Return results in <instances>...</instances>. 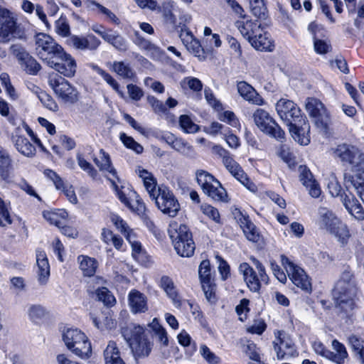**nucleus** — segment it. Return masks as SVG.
<instances>
[{
    "instance_id": "nucleus-1",
    "label": "nucleus",
    "mask_w": 364,
    "mask_h": 364,
    "mask_svg": "<svg viewBox=\"0 0 364 364\" xmlns=\"http://www.w3.org/2000/svg\"><path fill=\"white\" fill-rule=\"evenodd\" d=\"M135 171L143 181L146 191L158 208L171 217L176 216L180 205L173 193L166 186L156 187V181L153 174L142 166H137Z\"/></svg>"
},
{
    "instance_id": "nucleus-2",
    "label": "nucleus",
    "mask_w": 364,
    "mask_h": 364,
    "mask_svg": "<svg viewBox=\"0 0 364 364\" xmlns=\"http://www.w3.org/2000/svg\"><path fill=\"white\" fill-rule=\"evenodd\" d=\"M168 232L178 255L190 257L193 255L196 245L186 225L173 220L168 225Z\"/></svg>"
},
{
    "instance_id": "nucleus-3",
    "label": "nucleus",
    "mask_w": 364,
    "mask_h": 364,
    "mask_svg": "<svg viewBox=\"0 0 364 364\" xmlns=\"http://www.w3.org/2000/svg\"><path fill=\"white\" fill-rule=\"evenodd\" d=\"M66 348L75 356L82 360H88L92 357L91 342L86 334L77 328H68L62 334Z\"/></svg>"
},
{
    "instance_id": "nucleus-4",
    "label": "nucleus",
    "mask_w": 364,
    "mask_h": 364,
    "mask_svg": "<svg viewBox=\"0 0 364 364\" xmlns=\"http://www.w3.org/2000/svg\"><path fill=\"white\" fill-rule=\"evenodd\" d=\"M143 327L131 324L122 329L124 339L129 343L135 358L148 356L151 350V343L144 335Z\"/></svg>"
},
{
    "instance_id": "nucleus-5",
    "label": "nucleus",
    "mask_w": 364,
    "mask_h": 364,
    "mask_svg": "<svg viewBox=\"0 0 364 364\" xmlns=\"http://www.w3.org/2000/svg\"><path fill=\"white\" fill-rule=\"evenodd\" d=\"M333 157L343 164L351 166L352 169L364 176V153L357 146L341 144L333 149Z\"/></svg>"
},
{
    "instance_id": "nucleus-6",
    "label": "nucleus",
    "mask_w": 364,
    "mask_h": 364,
    "mask_svg": "<svg viewBox=\"0 0 364 364\" xmlns=\"http://www.w3.org/2000/svg\"><path fill=\"white\" fill-rule=\"evenodd\" d=\"M250 260L255 269L257 270V274L255 269L247 262L240 264L239 271L242 274L244 279L252 291H258L262 284H267L269 277L266 273L264 266L257 259L254 257H250Z\"/></svg>"
},
{
    "instance_id": "nucleus-7",
    "label": "nucleus",
    "mask_w": 364,
    "mask_h": 364,
    "mask_svg": "<svg viewBox=\"0 0 364 364\" xmlns=\"http://www.w3.org/2000/svg\"><path fill=\"white\" fill-rule=\"evenodd\" d=\"M196 179L203 193L217 202L228 203V195L220 182L212 174L203 170L196 172Z\"/></svg>"
},
{
    "instance_id": "nucleus-8",
    "label": "nucleus",
    "mask_w": 364,
    "mask_h": 364,
    "mask_svg": "<svg viewBox=\"0 0 364 364\" xmlns=\"http://www.w3.org/2000/svg\"><path fill=\"white\" fill-rule=\"evenodd\" d=\"M252 117L255 125L261 132L278 141H283L284 140V132L266 110L257 109L253 113Z\"/></svg>"
},
{
    "instance_id": "nucleus-9",
    "label": "nucleus",
    "mask_w": 364,
    "mask_h": 364,
    "mask_svg": "<svg viewBox=\"0 0 364 364\" xmlns=\"http://www.w3.org/2000/svg\"><path fill=\"white\" fill-rule=\"evenodd\" d=\"M48 82L56 96L65 104H74L78 100V92L69 82L58 74L50 75Z\"/></svg>"
},
{
    "instance_id": "nucleus-10",
    "label": "nucleus",
    "mask_w": 364,
    "mask_h": 364,
    "mask_svg": "<svg viewBox=\"0 0 364 364\" xmlns=\"http://www.w3.org/2000/svg\"><path fill=\"white\" fill-rule=\"evenodd\" d=\"M35 41L36 53L46 63L63 48L52 37L46 33L36 35Z\"/></svg>"
},
{
    "instance_id": "nucleus-11",
    "label": "nucleus",
    "mask_w": 364,
    "mask_h": 364,
    "mask_svg": "<svg viewBox=\"0 0 364 364\" xmlns=\"http://www.w3.org/2000/svg\"><path fill=\"white\" fill-rule=\"evenodd\" d=\"M281 262L289 278L296 287L306 291L311 289L309 278L302 268L292 262L285 255L281 256Z\"/></svg>"
},
{
    "instance_id": "nucleus-12",
    "label": "nucleus",
    "mask_w": 364,
    "mask_h": 364,
    "mask_svg": "<svg viewBox=\"0 0 364 364\" xmlns=\"http://www.w3.org/2000/svg\"><path fill=\"white\" fill-rule=\"evenodd\" d=\"M112 221L116 228L124 234L127 240L130 243L132 249L133 257L139 262H144L146 252L142 248L141 243L136 240V235L132 230L129 229L127 223L120 217L114 215L112 218Z\"/></svg>"
},
{
    "instance_id": "nucleus-13",
    "label": "nucleus",
    "mask_w": 364,
    "mask_h": 364,
    "mask_svg": "<svg viewBox=\"0 0 364 364\" xmlns=\"http://www.w3.org/2000/svg\"><path fill=\"white\" fill-rule=\"evenodd\" d=\"M46 64L67 77H73L76 72L77 65L75 59L63 48Z\"/></svg>"
},
{
    "instance_id": "nucleus-14",
    "label": "nucleus",
    "mask_w": 364,
    "mask_h": 364,
    "mask_svg": "<svg viewBox=\"0 0 364 364\" xmlns=\"http://www.w3.org/2000/svg\"><path fill=\"white\" fill-rule=\"evenodd\" d=\"M11 53L17 59L21 68L29 75H36L41 68V65L21 44L11 45Z\"/></svg>"
},
{
    "instance_id": "nucleus-15",
    "label": "nucleus",
    "mask_w": 364,
    "mask_h": 364,
    "mask_svg": "<svg viewBox=\"0 0 364 364\" xmlns=\"http://www.w3.org/2000/svg\"><path fill=\"white\" fill-rule=\"evenodd\" d=\"M353 296L358 294V289L356 284L353 272L350 269L344 270L333 289V296Z\"/></svg>"
},
{
    "instance_id": "nucleus-16",
    "label": "nucleus",
    "mask_w": 364,
    "mask_h": 364,
    "mask_svg": "<svg viewBox=\"0 0 364 364\" xmlns=\"http://www.w3.org/2000/svg\"><path fill=\"white\" fill-rule=\"evenodd\" d=\"M276 110L287 126L294 122H297L304 117L299 107L293 101L287 99L279 100L276 104Z\"/></svg>"
},
{
    "instance_id": "nucleus-17",
    "label": "nucleus",
    "mask_w": 364,
    "mask_h": 364,
    "mask_svg": "<svg viewBox=\"0 0 364 364\" xmlns=\"http://www.w3.org/2000/svg\"><path fill=\"white\" fill-rule=\"evenodd\" d=\"M306 109L314 118L317 127L326 128L329 114L323 103L316 98L309 97L306 100Z\"/></svg>"
},
{
    "instance_id": "nucleus-18",
    "label": "nucleus",
    "mask_w": 364,
    "mask_h": 364,
    "mask_svg": "<svg viewBox=\"0 0 364 364\" xmlns=\"http://www.w3.org/2000/svg\"><path fill=\"white\" fill-rule=\"evenodd\" d=\"M289 132L293 139L301 145H307L310 142V125L305 117L300 119L297 122L288 125Z\"/></svg>"
},
{
    "instance_id": "nucleus-19",
    "label": "nucleus",
    "mask_w": 364,
    "mask_h": 364,
    "mask_svg": "<svg viewBox=\"0 0 364 364\" xmlns=\"http://www.w3.org/2000/svg\"><path fill=\"white\" fill-rule=\"evenodd\" d=\"M273 343L278 359H283L285 355L294 356L296 354L292 341L284 332L277 333Z\"/></svg>"
},
{
    "instance_id": "nucleus-20",
    "label": "nucleus",
    "mask_w": 364,
    "mask_h": 364,
    "mask_svg": "<svg viewBox=\"0 0 364 364\" xmlns=\"http://www.w3.org/2000/svg\"><path fill=\"white\" fill-rule=\"evenodd\" d=\"M341 222V220L329 209L320 207L318 210L316 224L320 229L328 233Z\"/></svg>"
},
{
    "instance_id": "nucleus-21",
    "label": "nucleus",
    "mask_w": 364,
    "mask_h": 364,
    "mask_svg": "<svg viewBox=\"0 0 364 364\" xmlns=\"http://www.w3.org/2000/svg\"><path fill=\"white\" fill-rule=\"evenodd\" d=\"M16 29V22L13 14L9 11H3L0 17V43H7L10 36Z\"/></svg>"
},
{
    "instance_id": "nucleus-22",
    "label": "nucleus",
    "mask_w": 364,
    "mask_h": 364,
    "mask_svg": "<svg viewBox=\"0 0 364 364\" xmlns=\"http://www.w3.org/2000/svg\"><path fill=\"white\" fill-rule=\"evenodd\" d=\"M235 25L241 35L248 41L259 31H262L261 23H258L257 21H253L245 17H243L242 19L237 20Z\"/></svg>"
},
{
    "instance_id": "nucleus-23",
    "label": "nucleus",
    "mask_w": 364,
    "mask_h": 364,
    "mask_svg": "<svg viewBox=\"0 0 364 364\" xmlns=\"http://www.w3.org/2000/svg\"><path fill=\"white\" fill-rule=\"evenodd\" d=\"M236 218L246 238L251 242H257L260 239V234L249 217L239 213V215L236 216Z\"/></svg>"
},
{
    "instance_id": "nucleus-24",
    "label": "nucleus",
    "mask_w": 364,
    "mask_h": 364,
    "mask_svg": "<svg viewBox=\"0 0 364 364\" xmlns=\"http://www.w3.org/2000/svg\"><path fill=\"white\" fill-rule=\"evenodd\" d=\"M36 264L38 267V282L41 285H45L50 277V264L44 251L36 250Z\"/></svg>"
},
{
    "instance_id": "nucleus-25",
    "label": "nucleus",
    "mask_w": 364,
    "mask_h": 364,
    "mask_svg": "<svg viewBox=\"0 0 364 364\" xmlns=\"http://www.w3.org/2000/svg\"><path fill=\"white\" fill-rule=\"evenodd\" d=\"M300 181L306 188L309 193L313 198H318L321 195V191L318 183L314 179L310 170L306 166H299Z\"/></svg>"
},
{
    "instance_id": "nucleus-26",
    "label": "nucleus",
    "mask_w": 364,
    "mask_h": 364,
    "mask_svg": "<svg viewBox=\"0 0 364 364\" xmlns=\"http://www.w3.org/2000/svg\"><path fill=\"white\" fill-rule=\"evenodd\" d=\"M342 203L349 214L355 220H364V209L354 196L345 195L342 196Z\"/></svg>"
},
{
    "instance_id": "nucleus-27",
    "label": "nucleus",
    "mask_w": 364,
    "mask_h": 364,
    "mask_svg": "<svg viewBox=\"0 0 364 364\" xmlns=\"http://www.w3.org/2000/svg\"><path fill=\"white\" fill-rule=\"evenodd\" d=\"M129 306L134 314L144 313L148 310L146 296L137 290H132L128 296Z\"/></svg>"
},
{
    "instance_id": "nucleus-28",
    "label": "nucleus",
    "mask_w": 364,
    "mask_h": 364,
    "mask_svg": "<svg viewBox=\"0 0 364 364\" xmlns=\"http://www.w3.org/2000/svg\"><path fill=\"white\" fill-rule=\"evenodd\" d=\"M237 87L239 94L245 100L256 105H263L264 104L263 98L250 85L242 81L237 83Z\"/></svg>"
},
{
    "instance_id": "nucleus-29",
    "label": "nucleus",
    "mask_w": 364,
    "mask_h": 364,
    "mask_svg": "<svg viewBox=\"0 0 364 364\" xmlns=\"http://www.w3.org/2000/svg\"><path fill=\"white\" fill-rule=\"evenodd\" d=\"M12 160L8 151L0 147V176L6 183H14L11 176Z\"/></svg>"
},
{
    "instance_id": "nucleus-30",
    "label": "nucleus",
    "mask_w": 364,
    "mask_h": 364,
    "mask_svg": "<svg viewBox=\"0 0 364 364\" xmlns=\"http://www.w3.org/2000/svg\"><path fill=\"white\" fill-rule=\"evenodd\" d=\"M249 42L256 50L261 51H272L274 47L270 35L262 31H259Z\"/></svg>"
},
{
    "instance_id": "nucleus-31",
    "label": "nucleus",
    "mask_w": 364,
    "mask_h": 364,
    "mask_svg": "<svg viewBox=\"0 0 364 364\" xmlns=\"http://www.w3.org/2000/svg\"><path fill=\"white\" fill-rule=\"evenodd\" d=\"M333 351L329 350L328 360L336 364H344L348 359V353L346 346L338 340L331 342Z\"/></svg>"
},
{
    "instance_id": "nucleus-32",
    "label": "nucleus",
    "mask_w": 364,
    "mask_h": 364,
    "mask_svg": "<svg viewBox=\"0 0 364 364\" xmlns=\"http://www.w3.org/2000/svg\"><path fill=\"white\" fill-rule=\"evenodd\" d=\"M334 299L336 301L337 306L347 315L352 314L355 309L358 308V294L336 296Z\"/></svg>"
},
{
    "instance_id": "nucleus-33",
    "label": "nucleus",
    "mask_w": 364,
    "mask_h": 364,
    "mask_svg": "<svg viewBox=\"0 0 364 364\" xmlns=\"http://www.w3.org/2000/svg\"><path fill=\"white\" fill-rule=\"evenodd\" d=\"M180 38L187 50L195 55H200L203 49L200 42L187 29H181Z\"/></svg>"
},
{
    "instance_id": "nucleus-34",
    "label": "nucleus",
    "mask_w": 364,
    "mask_h": 364,
    "mask_svg": "<svg viewBox=\"0 0 364 364\" xmlns=\"http://www.w3.org/2000/svg\"><path fill=\"white\" fill-rule=\"evenodd\" d=\"M160 287L166 292L168 297L171 299L175 306L180 307L181 305V298L172 279L168 276H163L160 280Z\"/></svg>"
},
{
    "instance_id": "nucleus-35",
    "label": "nucleus",
    "mask_w": 364,
    "mask_h": 364,
    "mask_svg": "<svg viewBox=\"0 0 364 364\" xmlns=\"http://www.w3.org/2000/svg\"><path fill=\"white\" fill-rule=\"evenodd\" d=\"M12 141L16 149L23 156L31 157L35 155L36 148L24 136L17 134L12 136Z\"/></svg>"
},
{
    "instance_id": "nucleus-36",
    "label": "nucleus",
    "mask_w": 364,
    "mask_h": 364,
    "mask_svg": "<svg viewBox=\"0 0 364 364\" xmlns=\"http://www.w3.org/2000/svg\"><path fill=\"white\" fill-rule=\"evenodd\" d=\"M80 269L85 277H92L98 268V262L92 257L80 255L77 257Z\"/></svg>"
},
{
    "instance_id": "nucleus-37",
    "label": "nucleus",
    "mask_w": 364,
    "mask_h": 364,
    "mask_svg": "<svg viewBox=\"0 0 364 364\" xmlns=\"http://www.w3.org/2000/svg\"><path fill=\"white\" fill-rule=\"evenodd\" d=\"M329 233L336 237L338 242L342 247L346 246L348 245L351 237V234L348 225L343 223L341 220L335 227V229L332 230Z\"/></svg>"
},
{
    "instance_id": "nucleus-38",
    "label": "nucleus",
    "mask_w": 364,
    "mask_h": 364,
    "mask_svg": "<svg viewBox=\"0 0 364 364\" xmlns=\"http://www.w3.org/2000/svg\"><path fill=\"white\" fill-rule=\"evenodd\" d=\"M103 40L119 51H126L128 48L127 40L118 32L112 29H109V31Z\"/></svg>"
},
{
    "instance_id": "nucleus-39",
    "label": "nucleus",
    "mask_w": 364,
    "mask_h": 364,
    "mask_svg": "<svg viewBox=\"0 0 364 364\" xmlns=\"http://www.w3.org/2000/svg\"><path fill=\"white\" fill-rule=\"evenodd\" d=\"M100 159L96 157L93 158V161L96 166L101 171H106L112 174L113 176H116L117 171L112 164L109 155L103 149H100Z\"/></svg>"
},
{
    "instance_id": "nucleus-40",
    "label": "nucleus",
    "mask_w": 364,
    "mask_h": 364,
    "mask_svg": "<svg viewBox=\"0 0 364 364\" xmlns=\"http://www.w3.org/2000/svg\"><path fill=\"white\" fill-rule=\"evenodd\" d=\"M85 5L87 9L94 10L95 8L98 9L100 12L104 14L109 21L115 25L120 24V20L117 17V16L104 6L90 0H87L85 2Z\"/></svg>"
},
{
    "instance_id": "nucleus-41",
    "label": "nucleus",
    "mask_w": 364,
    "mask_h": 364,
    "mask_svg": "<svg viewBox=\"0 0 364 364\" xmlns=\"http://www.w3.org/2000/svg\"><path fill=\"white\" fill-rule=\"evenodd\" d=\"M105 364H116L117 361H123L120 352L114 341H109L104 350Z\"/></svg>"
},
{
    "instance_id": "nucleus-42",
    "label": "nucleus",
    "mask_w": 364,
    "mask_h": 364,
    "mask_svg": "<svg viewBox=\"0 0 364 364\" xmlns=\"http://www.w3.org/2000/svg\"><path fill=\"white\" fill-rule=\"evenodd\" d=\"M44 218L50 223L51 225H54L58 228H60L63 223L64 220L68 216V213L63 210H59L56 211H44Z\"/></svg>"
},
{
    "instance_id": "nucleus-43",
    "label": "nucleus",
    "mask_w": 364,
    "mask_h": 364,
    "mask_svg": "<svg viewBox=\"0 0 364 364\" xmlns=\"http://www.w3.org/2000/svg\"><path fill=\"white\" fill-rule=\"evenodd\" d=\"M112 70L118 75L124 79H132L135 76V73L130 67L129 64L122 61H115L112 65Z\"/></svg>"
},
{
    "instance_id": "nucleus-44",
    "label": "nucleus",
    "mask_w": 364,
    "mask_h": 364,
    "mask_svg": "<svg viewBox=\"0 0 364 364\" xmlns=\"http://www.w3.org/2000/svg\"><path fill=\"white\" fill-rule=\"evenodd\" d=\"M344 181L346 183V186H348V183H350L353 186L357 195L364 203V180L358 176L353 177L350 175H345Z\"/></svg>"
},
{
    "instance_id": "nucleus-45",
    "label": "nucleus",
    "mask_w": 364,
    "mask_h": 364,
    "mask_svg": "<svg viewBox=\"0 0 364 364\" xmlns=\"http://www.w3.org/2000/svg\"><path fill=\"white\" fill-rule=\"evenodd\" d=\"M29 318L35 323L38 322L47 315L46 308L40 304H32L28 309Z\"/></svg>"
},
{
    "instance_id": "nucleus-46",
    "label": "nucleus",
    "mask_w": 364,
    "mask_h": 364,
    "mask_svg": "<svg viewBox=\"0 0 364 364\" xmlns=\"http://www.w3.org/2000/svg\"><path fill=\"white\" fill-rule=\"evenodd\" d=\"M252 14L259 19H266L267 17V8L262 0H254L250 3Z\"/></svg>"
},
{
    "instance_id": "nucleus-47",
    "label": "nucleus",
    "mask_w": 364,
    "mask_h": 364,
    "mask_svg": "<svg viewBox=\"0 0 364 364\" xmlns=\"http://www.w3.org/2000/svg\"><path fill=\"white\" fill-rule=\"evenodd\" d=\"M78 166L84 171H86L88 175L92 178H96L97 176V171L88 162L81 153H77L76 155Z\"/></svg>"
},
{
    "instance_id": "nucleus-48",
    "label": "nucleus",
    "mask_w": 364,
    "mask_h": 364,
    "mask_svg": "<svg viewBox=\"0 0 364 364\" xmlns=\"http://www.w3.org/2000/svg\"><path fill=\"white\" fill-rule=\"evenodd\" d=\"M94 69L122 97H124V92L119 90V84L108 73L98 66H95Z\"/></svg>"
},
{
    "instance_id": "nucleus-49",
    "label": "nucleus",
    "mask_w": 364,
    "mask_h": 364,
    "mask_svg": "<svg viewBox=\"0 0 364 364\" xmlns=\"http://www.w3.org/2000/svg\"><path fill=\"white\" fill-rule=\"evenodd\" d=\"M134 43L139 46L141 49L146 51H156L157 47L151 43L149 40L145 39L139 31L134 32Z\"/></svg>"
},
{
    "instance_id": "nucleus-50",
    "label": "nucleus",
    "mask_w": 364,
    "mask_h": 364,
    "mask_svg": "<svg viewBox=\"0 0 364 364\" xmlns=\"http://www.w3.org/2000/svg\"><path fill=\"white\" fill-rule=\"evenodd\" d=\"M12 223L9 208L5 201L0 198V227L7 226Z\"/></svg>"
},
{
    "instance_id": "nucleus-51",
    "label": "nucleus",
    "mask_w": 364,
    "mask_h": 364,
    "mask_svg": "<svg viewBox=\"0 0 364 364\" xmlns=\"http://www.w3.org/2000/svg\"><path fill=\"white\" fill-rule=\"evenodd\" d=\"M96 296L99 301H102L107 306H112L115 303L114 296L106 287L97 288Z\"/></svg>"
},
{
    "instance_id": "nucleus-52",
    "label": "nucleus",
    "mask_w": 364,
    "mask_h": 364,
    "mask_svg": "<svg viewBox=\"0 0 364 364\" xmlns=\"http://www.w3.org/2000/svg\"><path fill=\"white\" fill-rule=\"evenodd\" d=\"M243 350L246 355L252 360L255 363H250V364H263L260 360V357L256 350V345L247 341L243 346Z\"/></svg>"
},
{
    "instance_id": "nucleus-53",
    "label": "nucleus",
    "mask_w": 364,
    "mask_h": 364,
    "mask_svg": "<svg viewBox=\"0 0 364 364\" xmlns=\"http://www.w3.org/2000/svg\"><path fill=\"white\" fill-rule=\"evenodd\" d=\"M181 129L186 133H196L198 131V126L196 124L188 115H181L179 119Z\"/></svg>"
},
{
    "instance_id": "nucleus-54",
    "label": "nucleus",
    "mask_w": 364,
    "mask_h": 364,
    "mask_svg": "<svg viewBox=\"0 0 364 364\" xmlns=\"http://www.w3.org/2000/svg\"><path fill=\"white\" fill-rule=\"evenodd\" d=\"M171 148L186 156H191L194 153L192 146L178 138L175 141Z\"/></svg>"
},
{
    "instance_id": "nucleus-55",
    "label": "nucleus",
    "mask_w": 364,
    "mask_h": 364,
    "mask_svg": "<svg viewBox=\"0 0 364 364\" xmlns=\"http://www.w3.org/2000/svg\"><path fill=\"white\" fill-rule=\"evenodd\" d=\"M200 353L208 364H219L220 358L205 345L200 347Z\"/></svg>"
},
{
    "instance_id": "nucleus-56",
    "label": "nucleus",
    "mask_w": 364,
    "mask_h": 364,
    "mask_svg": "<svg viewBox=\"0 0 364 364\" xmlns=\"http://www.w3.org/2000/svg\"><path fill=\"white\" fill-rule=\"evenodd\" d=\"M198 274L200 283L211 282L210 264L208 260H203L199 266Z\"/></svg>"
},
{
    "instance_id": "nucleus-57",
    "label": "nucleus",
    "mask_w": 364,
    "mask_h": 364,
    "mask_svg": "<svg viewBox=\"0 0 364 364\" xmlns=\"http://www.w3.org/2000/svg\"><path fill=\"white\" fill-rule=\"evenodd\" d=\"M181 87L183 88L188 87L190 90L198 92L200 91L203 88V84L201 81L193 77H185L181 82Z\"/></svg>"
},
{
    "instance_id": "nucleus-58",
    "label": "nucleus",
    "mask_w": 364,
    "mask_h": 364,
    "mask_svg": "<svg viewBox=\"0 0 364 364\" xmlns=\"http://www.w3.org/2000/svg\"><path fill=\"white\" fill-rule=\"evenodd\" d=\"M119 137L124 146L127 148L132 149L137 154L143 152V146L135 141L132 137L127 136L124 133H122Z\"/></svg>"
},
{
    "instance_id": "nucleus-59",
    "label": "nucleus",
    "mask_w": 364,
    "mask_h": 364,
    "mask_svg": "<svg viewBox=\"0 0 364 364\" xmlns=\"http://www.w3.org/2000/svg\"><path fill=\"white\" fill-rule=\"evenodd\" d=\"M224 166L237 181L245 173L239 164L232 158L227 164H225Z\"/></svg>"
},
{
    "instance_id": "nucleus-60",
    "label": "nucleus",
    "mask_w": 364,
    "mask_h": 364,
    "mask_svg": "<svg viewBox=\"0 0 364 364\" xmlns=\"http://www.w3.org/2000/svg\"><path fill=\"white\" fill-rule=\"evenodd\" d=\"M55 31L58 35L63 37L68 36L70 34V26L65 17L62 16L55 21Z\"/></svg>"
},
{
    "instance_id": "nucleus-61",
    "label": "nucleus",
    "mask_w": 364,
    "mask_h": 364,
    "mask_svg": "<svg viewBox=\"0 0 364 364\" xmlns=\"http://www.w3.org/2000/svg\"><path fill=\"white\" fill-rule=\"evenodd\" d=\"M201 210L203 214L212 219L217 223H220V216L218 210L208 204H204L201 205Z\"/></svg>"
},
{
    "instance_id": "nucleus-62",
    "label": "nucleus",
    "mask_w": 364,
    "mask_h": 364,
    "mask_svg": "<svg viewBox=\"0 0 364 364\" xmlns=\"http://www.w3.org/2000/svg\"><path fill=\"white\" fill-rule=\"evenodd\" d=\"M328 183V188L330 194L333 197H337L341 196V197L343 195H341L342 192V188L341 185L339 184L336 177L332 174L329 179Z\"/></svg>"
},
{
    "instance_id": "nucleus-63",
    "label": "nucleus",
    "mask_w": 364,
    "mask_h": 364,
    "mask_svg": "<svg viewBox=\"0 0 364 364\" xmlns=\"http://www.w3.org/2000/svg\"><path fill=\"white\" fill-rule=\"evenodd\" d=\"M201 286L206 299L210 303H215L216 301L215 287L213 284L212 281L209 282L202 283Z\"/></svg>"
},
{
    "instance_id": "nucleus-64",
    "label": "nucleus",
    "mask_w": 364,
    "mask_h": 364,
    "mask_svg": "<svg viewBox=\"0 0 364 364\" xmlns=\"http://www.w3.org/2000/svg\"><path fill=\"white\" fill-rule=\"evenodd\" d=\"M348 342L352 350L356 354L364 350V340L355 335H350L348 338Z\"/></svg>"
}]
</instances>
